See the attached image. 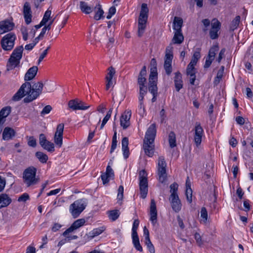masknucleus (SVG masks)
Here are the masks:
<instances>
[{"label": "nucleus", "mask_w": 253, "mask_h": 253, "mask_svg": "<svg viewBox=\"0 0 253 253\" xmlns=\"http://www.w3.org/2000/svg\"><path fill=\"white\" fill-rule=\"evenodd\" d=\"M131 115L130 110H126L122 115L120 119V124L124 129H126L129 126Z\"/></svg>", "instance_id": "nucleus-14"}, {"label": "nucleus", "mask_w": 253, "mask_h": 253, "mask_svg": "<svg viewBox=\"0 0 253 253\" xmlns=\"http://www.w3.org/2000/svg\"><path fill=\"white\" fill-rule=\"evenodd\" d=\"M147 173L145 170H141L139 173V189L140 197L145 199L148 193V180Z\"/></svg>", "instance_id": "nucleus-8"}, {"label": "nucleus", "mask_w": 253, "mask_h": 253, "mask_svg": "<svg viewBox=\"0 0 253 253\" xmlns=\"http://www.w3.org/2000/svg\"><path fill=\"white\" fill-rule=\"evenodd\" d=\"M36 156L42 163H46L48 160V156L47 155L44 154L42 152H37L36 153Z\"/></svg>", "instance_id": "nucleus-39"}, {"label": "nucleus", "mask_w": 253, "mask_h": 253, "mask_svg": "<svg viewBox=\"0 0 253 253\" xmlns=\"http://www.w3.org/2000/svg\"><path fill=\"white\" fill-rule=\"evenodd\" d=\"M109 72L105 77L106 80V89L108 90L113 85V78L115 74V69L113 67L108 68Z\"/></svg>", "instance_id": "nucleus-20"}, {"label": "nucleus", "mask_w": 253, "mask_h": 253, "mask_svg": "<svg viewBox=\"0 0 253 253\" xmlns=\"http://www.w3.org/2000/svg\"><path fill=\"white\" fill-rule=\"evenodd\" d=\"M167 164L165 160V158L163 156H161L159 158L158 163V168L160 167H166Z\"/></svg>", "instance_id": "nucleus-51"}, {"label": "nucleus", "mask_w": 253, "mask_h": 253, "mask_svg": "<svg viewBox=\"0 0 253 253\" xmlns=\"http://www.w3.org/2000/svg\"><path fill=\"white\" fill-rule=\"evenodd\" d=\"M87 204L86 199H81L75 201L70 206L69 211L74 218L78 217L85 209Z\"/></svg>", "instance_id": "nucleus-6"}, {"label": "nucleus", "mask_w": 253, "mask_h": 253, "mask_svg": "<svg viewBox=\"0 0 253 253\" xmlns=\"http://www.w3.org/2000/svg\"><path fill=\"white\" fill-rule=\"evenodd\" d=\"M237 123L240 125H243L245 124V119L241 116H238L236 118Z\"/></svg>", "instance_id": "nucleus-64"}, {"label": "nucleus", "mask_w": 253, "mask_h": 253, "mask_svg": "<svg viewBox=\"0 0 253 253\" xmlns=\"http://www.w3.org/2000/svg\"><path fill=\"white\" fill-rule=\"evenodd\" d=\"M145 244L146 245L147 249L149 250L150 253H155V248L151 242L150 239L145 240Z\"/></svg>", "instance_id": "nucleus-46"}, {"label": "nucleus", "mask_w": 253, "mask_h": 253, "mask_svg": "<svg viewBox=\"0 0 253 253\" xmlns=\"http://www.w3.org/2000/svg\"><path fill=\"white\" fill-rule=\"evenodd\" d=\"M195 65L193 64H192L191 63H189V64L188 65L187 69H186V73L187 75L195 74Z\"/></svg>", "instance_id": "nucleus-49"}, {"label": "nucleus", "mask_w": 253, "mask_h": 253, "mask_svg": "<svg viewBox=\"0 0 253 253\" xmlns=\"http://www.w3.org/2000/svg\"><path fill=\"white\" fill-rule=\"evenodd\" d=\"M11 112L10 107H5L0 111V124H3L5 122V118L10 114Z\"/></svg>", "instance_id": "nucleus-31"}, {"label": "nucleus", "mask_w": 253, "mask_h": 253, "mask_svg": "<svg viewBox=\"0 0 253 253\" xmlns=\"http://www.w3.org/2000/svg\"><path fill=\"white\" fill-rule=\"evenodd\" d=\"M151 70L149 77L148 88L149 91L152 94V102L156 101L158 96L157 79L158 73L157 69V61L155 58H152L150 63Z\"/></svg>", "instance_id": "nucleus-2"}, {"label": "nucleus", "mask_w": 253, "mask_h": 253, "mask_svg": "<svg viewBox=\"0 0 253 253\" xmlns=\"http://www.w3.org/2000/svg\"><path fill=\"white\" fill-rule=\"evenodd\" d=\"M150 220L154 225L157 221V211L154 199H151L150 207Z\"/></svg>", "instance_id": "nucleus-18"}, {"label": "nucleus", "mask_w": 253, "mask_h": 253, "mask_svg": "<svg viewBox=\"0 0 253 253\" xmlns=\"http://www.w3.org/2000/svg\"><path fill=\"white\" fill-rule=\"evenodd\" d=\"M174 85L177 91H179L183 87V82L182 80V75L179 72L175 73Z\"/></svg>", "instance_id": "nucleus-25"}, {"label": "nucleus", "mask_w": 253, "mask_h": 253, "mask_svg": "<svg viewBox=\"0 0 253 253\" xmlns=\"http://www.w3.org/2000/svg\"><path fill=\"white\" fill-rule=\"evenodd\" d=\"M38 68L34 66L30 68L26 72L24 79L25 81H30L33 79L37 74Z\"/></svg>", "instance_id": "nucleus-24"}, {"label": "nucleus", "mask_w": 253, "mask_h": 253, "mask_svg": "<svg viewBox=\"0 0 253 253\" xmlns=\"http://www.w3.org/2000/svg\"><path fill=\"white\" fill-rule=\"evenodd\" d=\"M208 212L205 207H202L201 210V222L206 224L208 221Z\"/></svg>", "instance_id": "nucleus-37"}, {"label": "nucleus", "mask_w": 253, "mask_h": 253, "mask_svg": "<svg viewBox=\"0 0 253 253\" xmlns=\"http://www.w3.org/2000/svg\"><path fill=\"white\" fill-rule=\"evenodd\" d=\"M104 230V229L103 227L94 229L93 230L88 233V236L90 239H92L94 237L98 236L101 234Z\"/></svg>", "instance_id": "nucleus-34"}, {"label": "nucleus", "mask_w": 253, "mask_h": 253, "mask_svg": "<svg viewBox=\"0 0 253 253\" xmlns=\"http://www.w3.org/2000/svg\"><path fill=\"white\" fill-rule=\"evenodd\" d=\"M50 28L49 26H46L44 25V27L42 29V31L39 35L40 37H42V38L44 37V35L46 31V30H50Z\"/></svg>", "instance_id": "nucleus-61"}, {"label": "nucleus", "mask_w": 253, "mask_h": 253, "mask_svg": "<svg viewBox=\"0 0 253 253\" xmlns=\"http://www.w3.org/2000/svg\"><path fill=\"white\" fill-rule=\"evenodd\" d=\"M51 109L52 107L50 105H46L43 108L41 112V115L43 116L45 114H48L51 111Z\"/></svg>", "instance_id": "nucleus-56"}, {"label": "nucleus", "mask_w": 253, "mask_h": 253, "mask_svg": "<svg viewBox=\"0 0 253 253\" xmlns=\"http://www.w3.org/2000/svg\"><path fill=\"white\" fill-rule=\"evenodd\" d=\"M117 132L115 131L113 136L112 141L111 144V148L110 152L112 153L117 147Z\"/></svg>", "instance_id": "nucleus-48"}, {"label": "nucleus", "mask_w": 253, "mask_h": 253, "mask_svg": "<svg viewBox=\"0 0 253 253\" xmlns=\"http://www.w3.org/2000/svg\"><path fill=\"white\" fill-rule=\"evenodd\" d=\"M221 27L220 22L216 19H212L211 21V28L210 31V38L212 39H216L218 37V32Z\"/></svg>", "instance_id": "nucleus-13"}, {"label": "nucleus", "mask_w": 253, "mask_h": 253, "mask_svg": "<svg viewBox=\"0 0 253 253\" xmlns=\"http://www.w3.org/2000/svg\"><path fill=\"white\" fill-rule=\"evenodd\" d=\"M11 202V198L6 194H0V209L7 207Z\"/></svg>", "instance_id": "nucleus-26"}, {"label": "nucleus", "mask_w": 253, "mask_h": 253, "mask_svg": "<svg viewBox=\"0 0 253 253\" xmlns=\"http://www.w3.org/2000/svg\"><path fill=\"white\" fill-rule=\"evenodd\" d=\"M218 50V46L217 45H213L211 47L209 51V54L207 57H209V58H211L212 59H214L215 55L216 53Z\"/></svg>", "instance_id": "nucleus-40"}, {"label": "nucleus", "mask_w": 253, "mask_h": 253, "mask_svg": "<svg viewBox=\"0 0 253 253\" xmlns=\"http://www.w3.org/2000/svg\"><path fill=\"white\" fill-rule=\"evenodd\" d=\"M172 49L173 47L171 45L168 46L166 49L164 67L166 73L169 76L170 75L172 71L171 66V62L173 59Z\"/></svg>", "instance_id": "nucleus-9"}, {"label": "nucleus", "mask_w": 253, "mask_h": 253, "mask_svg": "<svg viewBox=\"0 0 253 253\" xmlns=\"http://www.w3.org/2000/svg\"><path fill=\"white\" fill-rule=\"evenodd\" d=\"M156 134V128L155 124H153L148 128L145 136L143 149L145 153L148 157H152L154 152V140Z\"/></svg>", "instance_id": "nucleus-3"}, {"label": "nucleus", "mask_w": 253, "mask_h": 253, "mask_svg": "<svg viewBox=\"0 0 253 253\" xmlns=\"http://www.w3.org/2000/svg\"><path fill=\"white\" fill-rule=\"evenodd\" d=\"M47 141L45 135L43 133H41L39 136V143L42 147Z\"/></svg>", "instance_id": "nucleus-54"}, {"label": "nucleus", "mask_w": 253, "mask_h": 253, "mask_svg": "<svg viewBox=\"0 0 253 253\" xmlns=\"http://www.w3.org/2000/svg\"><path fill=\"white\" fill-rule=\"evenodd\" d=\"M159 180L161 183H163L166 180L167 174L166 167L158 168Z\"/></svg>", "instance_id": "nucleus-30"}, {"label": "nucleus", "mask_w": 253, "mask_h": 253, "mask_svg": "<svg viewBox=\"0 0 253 253\" xmlns=\"http://www.w3.org/2000/svg\"><path fill=\"white\" fill-rule=\"evenodd\" d=\"M16 36L13 33H9L5 35L1 39V44L5 50H11L14 45Z\"/></svg>", "instance_id": "nucleus-10"}, {"label": "nucleus", "mask_w": 253, "mask_h": 253, "mask_svg": "<svg viewBox=\"0 0 253 253\" xmlns=\"http://www.w3.org/2000/svg\"><path fill=\"white\" fill-rule=\"evenodd\" d=\"M80 105V101L77 99L71 100L68 102V106L70 108L73 110H79V109H82L79 107Z\"/></svg>", "instance_id": "nucleus-36"}, {"label": "nucleus", "mask_w": 253, "mask_h": 253, "mask_svg": "<svg viewBox=\"0 0 253 253\" xmlns=\"http://www.w3.org/2000/svg\"><path fill=\"white\" fill-rule=\"evenodd\" d=\"M132 243L133 244L135 243H139V239L137 234V233H132Z\"/></svg>", "instance_id": "nucleus-60"}, {"label": "nucleus", "mask_w": 253, "mask_h": 253, "mask_svg": "<svg viewBox=\"0 0 253 253\" xmlns=\"http://www.w3.org/2000/svg\"><path fill=\"white\" fill-rule=\"evenodd\" d=\"M28 144L30 146L35 147L37 145L36 139L33 136L30 137L28 139Z\"/></svg>", "instance_id": "nucleus-55"}, {"label": "nucleus", "mask_w": 253, "mask_h": 253, "mask_svg": "<svg viewBox=\"0 0 253 253\" xmlns=\"http://www.w3.org/2000/svg\"><path fill=\"white\" fill-rule=\"evenodd\" d=\"M139 91L138 100L139 101L143 100L144 97L147 94L148 89L149 90V88L148 87L147 88V86H144L139 87Z\"/></svg>", "instance_id": "nucleus-38"}, {"label": "nucleus", "mask_w": 253, "mask_h": 253, "mask_svg": "<svg viewBox=\"0 0 253 253\" xmlns=\"http://www.w3.org/2000/svg\"><path fill=\"white\" fill-rule=\"evenodd\" d=\"M114 171L110 166H108L106 168V172L101 174V177L103 184L108 183L111 179L114 178Z\"/></svg>", "instance_id": "nucleus-17"}, {"label": "nucleus", "mask_w": 253, "mask_h": 253, "mask_svg": "<svg viewBox=\"0 0 253 253\" xmlns=\"http://www.w3.org/2000/svg\"><path fill=\"white\" fill-rule=\"evenodd\" d=\"M213 60V59L209 58V57H207L206 59V62L205 63L204 66V68H209L211 66Z\"/></svg>", "instance_id": "nucleus-63"}, {"label": "nucleus", "mask_w": 253, "mask_h": 253, "mask_svg": "<svg viewBox=\"0 0 253 253\" xmlns=\"http://www.w3.org/2000/svg\"><path fill=\"white\" fill-rule=\"evenodd\" d=\"M85 220L84 218H81L75 221L71 226L66 229L63 233V236H66L70 233L73 232L74 230H77L80 227L83 226L85 223Z\"/></svg>", "instance_id": "nucleus-15"}, {"label": "nucleus", "mask_w": 253, "mask_h": 253, "mask_svg": "<svg viewBox=\"0 0 253 253\" xmlns=\"http://www.w3.org/2000/svg\"><path fill=\"white\" fill-rule=\"evenodd\" d=\"M149 9L147 4L142 3L141 11L138 18L137 35L139 37H142L146 27V22L148 17Z\"/></svg>", "instance_id": "nucleus-4"}, {"label": "nucleus", "mask_w": 253, "mask_h": 253, "mask_svg": "<svg viewBox=\"0 0 253 253\" xmlns=\"http://www.w3.org/2000/svg\"><path fill=\"white\" fill-rule=\"evenodd\" d=\"M184 40V37L182 33V31H175L174 36L172 39L173 43L180 44Z\"/></svg>", "instance_id": "nucleus-29"}, {"label": "nucleus", "mask_w": 253, "mask_h": 253, "mask_svg": "<svg viewBox=\"0 0 253 253\" xmlns=\"http://www.w3.org/2000/svg\"><path fill=\"white\" fill-rule=\"evenodd\" d=\"M95 9H97V11L95 12L94 19L96 20H99L103 17L104 11L102 9L101 5L99 3L96 4Z\"/></svg>", "instance_id": "nucleus-32"}, {"label": "nucleus", "mask_w": 253, "mask_h": 253, "mask_svg": "<svg viewBox=\"0 0 253 253\" xmlns=\"http://www.w3.org/2000/svg\"><path fill=\"white\" fill-rule=\"evenodd\" d=\"M240 17L239 16H237L233 20L231 23L230 28L232 30H234L236 29L240 23Z\"/></svg>", "instance_id": "nucleus-44"}, {"label": "nucleus", "mask_w": 253, "mask_h": 253, "mask_svg": "<svg viewBox=\"0 0 253 253\" xmlns=\"http://www.w3.org/2000/svg\"><path fill=\"white\" fill-rule=\"evenodd\" d=\"M139 221L138 219H135L133 221V226L132 228V233H135L137 232V230L138 227Z\"/></svg>", "instance_id": "nucleus-57"}, {"label": "nucleus", "mask_w": 253, "mask_h": 253, "mask_svg": "<svg viewBox=\"0 0 253 253\" xmlns=\"http://www.w3.org/2000/svg\"><path fill=\"white\" fill-rule=\"evenodd\" d=\"M64 127L63 124L58 125L54 136V142L58 147H61L63 144Z\"/></svg>", "instance_id": "nucleus-12"}, {"label": "nucleus", "mask_w": 253, "mask_h": 253, "mask_svg": "<svg viewBox=\"0 0 253 253\" xmlns=\"http://www.w3.org/2000/svg\"><path fill=\"white\" fill-rule=\"evenodd\" d=\"M14 23L9 20L0 22V34L9 32L13 29Z\"/></svg>", "instance_id": "nucleus-16"}, {"label": "nucleus", "mask_w": 253, "mask_h": 253, "mask_svg": "<svg viewBox=\"0 0 253 253\" xmlns=\"http://www.w3.org/2000/svg\"><path fill=\"white\" fill-rule=\"evenodd\" d=\"M89 107H90L89 105H87L85 103H84L81 101H80V105L79 106V107H80L82 109H79V110H86L88 108H89Z\"/></svg>", "instance_id": "nucleus-62"}, {"label": "nucleus", "mask_w": 253, "mask_h": 253, "mask_svg": "<svg viewBox=\"0 0 253 253\" xmlns=\"http://www.w3.org/2000/svg\"><path fill=\"white\" fill-rule=\"evenodd\" d=\"M124 197V187L120 186L118 190L117 199L118 201H122Z\"/></svg>", "instance_id": "nucleus-50"}, {"label": "nucleus", "mask_w": 253, "mask_h": 253, "mask_svg": "<svg viewBox=\"0 0 253 253\" xmlns=\"http://www.w3.org/2000/svg\"><path fill=\"white\" fill-rule=\"evenodd\" d=\"M116 11V9L115 7L114 6H111L109 9V11L106 17L107 19H110L112 16L115 14Z\"/></svg>", "instance_id": "nucleus-53"}, {"label": "nucleus", "mask_w": 253, "mask_h": 253, "mask_svg": "<svg viewBox=\"0 0 253 253\" xmlns=\"http://www.w3.org/2000/svg\"><path fill=\"white\" fill-rule=\"evenodd\" d=\"M128 139L127 137H124L122 140V150L123 151V155L125 159H126L129 154L128 148Z\"/></svg>", "instance_id": "nucleus-27"}, {"label": "nucleus", "mask_w": 253, "mask_h": 253, "mask_svg": "<svg viewBox=\"0 0 253 253\" xmlns=\"http://www.w3.org/2000/svg\"><path fill=\"white\" fill-rule=\"evenodd\" d=\"M15 135V130L9 127H6L4 128L2 132V139L4 140L11 139Z\"/></svg>", "instance_id": "nucleus-23"}, {"label": "nucleus", "mask_w": 253, "mask_h": 253, "mask_svg": "<svg viewBox=\"0 0 253 253\" xmlns=\"http://www.w3.org/2000/svg\"><path fill=\"white\" fill-rule=\"evenodd\" d=\"M37 169L34 167H29L23 172V181L27 187L37 184L39 179L36 177Z\"/></svg>", "instance_id": "nucleus-7"}, {"label": "nucleus", "mask_w": 253, "mask_h": 253, "mask_svg": "<svg viewBox=\"0 0 253 253\" xmlns=\"http://www.w3.org/2000/svg\"><path fill=\"white\" fill-rule=\"evenodd\" d=\"M194 142L197 147L201 145L204 132L203 127L199 123H196L194 128Z\"/></svg>", "instance_id": "nucleus-11"}, {"label": "nucleus", "mask_w": 253, "mask_h": 253, "mask_svg": "<svg viewBox=\"0 0 253 253\" xmlns=\"http://www.w3.org/2000/svg\"><path fill=\"white\" fill-rule=\"evenodd\" d=\"M185 194L187 201L191 203L192 201V191L191 189L186 190Z\"/></svg>", "instance_id": "nucleus-52"}, {"label": "nucleus", "mask_w": 253, "mask_h": 253, "mask_svg": "<svg viewBox=\"0 0 253 253\" xmlns=\"http://www.w3.org/2000/svg\"><path fill=\"white\" fill-rule=\"evenodd\" d=\"M201 57V54H200V49H197V51H195L193 55V56L192 57V59L190 63L193 64L194 65H196L198 60Z\"/></svg>", "instance_id": "nucleus-41"}, {"label": "nucleus", "mask_w": 253, "mask_h": 253, "mask_svg": "<svg viewBox=\"0 0 253 253\" xmlns=\"http://www.w3.org/2000/svg\"><path fill=\"white\" fill-rule=\"evenodd\" d=\"M29 199V196L27 193H24L22 195H21L18 199L19 202H25L27 200Z\"/></svg>", "instance_id": "nucleus-58"}, {"label": "nucleus", "mask_w": 253, "mask_h": 253, "mask_svg": "<svg viewBox=\"0 0 253 253\" xmlns=\"http://www.w3.org/2000/svg\"><path fill=\"white\" fill-rule=\"evenodd\" d=\"M183 24V20L181 17H174L173 22V29L175 31H182L181 28Z\"/></svg>", "instance_id": "nucleus-28"}, {"label": "nucleus", "mask_w": 253, "mask_h": 253, "mask_svg": "<svg viewBox=\"0 0 253 253\" xmlns=\"http://www.w3.org/2000/svg\"><path fill=\"white\" fill-rule=\"evenodd\" d=\"M169 142L171 148H173L176 146V136L173 131H170L169 134Z\"/></svg>", "instance_id": "nucleus-35"}, {"label": "nucleus", "mask_w": 253, "mask_h": 253, "mask_svg": "<svg viewBox=\"0 0 253 253\" xmlns=\"http://www.w3.org/2000/svg\"><path fill=\"white\" fill-rule=\"evenodd\" d=\"M178 185L176 183H173L170 185V192L171 193L170 197L178 196L177 192Z\"/></svg>", "instance_id": "nucleus-43"}, {"label": "nucleus", "mask_w": 253, "mask_h": 253, "mask_svg": "<svg viewBox=\"0 0 253 253\" xmlns=\"http://www.w3.org/2000/svg\"><path fill=\"white\" fill-rule=\"evenodd\" d=\"M146 66H144L143 67L141 70L140 71L138 77L137 84L139 85V87L146 86L145 85L146 83Z\"/></svg>", "instance_id": "nucleus-22"}, {"label": "nucleus", "mask_w": 253, "mask_h": 253, "mask_svg": "<svg viewBox=\"0 0 253 253\" xmlns=\"http://www.w3.org/2000/svg\"><path fill=\"white\" fill-rule=\"evenodd\" d=\"M42 147L49 152H53L55 151L54 144L48 140Z\"/></svg>", "instance_id": "nucleus-42"}, {"label": "nucleus", "mask_w": 253, "mask_h": 253, "mask_svg": "<svg viewBox=\"0 0 253 253\" xmlns=\"http://www.w3.org/2000/svg\"><path fill=\"white\" fill-rule=\"evenodd\" d=\"M169 201L172 210L175 212H178L181 209V204L178 196L169 197Z\"/></svg>", "instance_id": "nucleus-21"}, {"label": "nucleus", "mask_w": 253, "mask_h": 253, "mask_svg": "<svg viewBox=\"0 0 253 253\" xmlns=\"http://www.w3.org/2000/svg\"><path fill=\"white\" fill-rule=\"evenodd\" d=\"M119 216L118 211L114 210L109 212V217L112 221L116 220Z\"/></svg>", "instance_id": "nucleus-47"}, {"label": "nucleus", "mask_w": 253, "mask_h": 253, "mask_svg": "<svg viewBox=\"0 0 253 253\" xmlns=\"http://www.w3.org/2000/svg\"><path fill=\"white\" fill-rule=\"evenodd\" d=\"M51 14V11L49 9H47L45 11L43 15V17L42 20L41 21V22H42V24H44V25H45V24L48 21V20H50Z\"/></svg>", "instance_id": "nucleus-45"}, {"label": "nucleus", "mask_w": 253, "mask_h": 253, "mask_svg": "<svg viewBox=\"0 0 253 253\" xmlns=\"http://www.w3.org/2000/svg\"><path fill=\"white\" fill-rule=\"evenodd\" d=\"M80 7L82 11L85 14H89L92 11V8L84 1L80 2Z\"/></svg>", "instance_id": "nucleus-33"}, {"label": "nucleus", "mask_w": 253, "mask_h": 253, "mask_svg": "<svg viewBox=\"0 0 253 253\" xmlns=\"http://www.w3.org/2000/svg\"><path fill=\"white\" fill-rule=\"evenodd\" d=\"M222 71L219 70L217 73L216 77L214 79V83L215 84H217L220 82V81L222 77Z\"/></svg>", "instance_id": "nucleus-59"}, {"label": "nucleus", "mask_w": 253, "mask_h": 253, "mask_svg": "<svg viewBox=\"0 0 253 253\" xmlns=\"http://www.w3.org/2000/svg\"><path fill=\"white\" fill-rule=\"evenodd\" d=\"M23 15L26 23L29 24L32 21V11L28 2H26L24 4Z\"/></svg>", "instance_id": "nucleus-19"}, {"label": "nucleus", "mask_w": 253, "mask_h": 253, "mask_svg": "<svg viewBox=\"0 0 253 253\" xmlns=\"http://www.w3.org/2000/svg\"><path fill=\"white\" fill-rule=\"evenodd\" d=\"M43 87V84L41 82L35 83L32 86L30 83L26 82L14 95L12 100L17 101L24 96H27L23 101L25 103H30L35 100L42 93Z\"/></svg>", "instance_id": "nucleus-1"}, {"label": "nucleus", "mask_w": 253, "mask_h": 253, "mask_svg": "<svg viewBox=\"0 0 253 253\" xmlns=\"http://www.w3.org/2000/svg\"><path fill=\"white\" fill-rule=\"evenodd\" d=\"M23 51L22 45L19 46L14 49L6 66L7 70H11L18 66L22 57Z\"/></svg>", "instance_id": "nucleus-5"}]
</instances>
